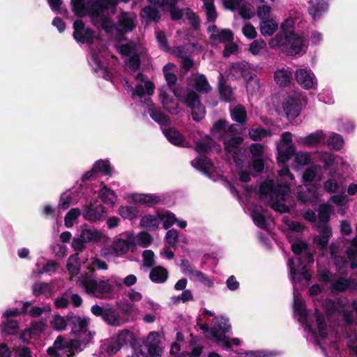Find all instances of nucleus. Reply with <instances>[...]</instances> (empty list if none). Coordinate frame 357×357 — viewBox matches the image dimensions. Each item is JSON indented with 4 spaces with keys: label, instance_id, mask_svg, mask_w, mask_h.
Returning a JSON list of instances; mask_svg holds the SVG:
<instances>
[{
    "label": "nucleus",
    "instance_id": "obj_1",
    "mask_svg": "<svg viewBox=\"0 0 357 357\" xmlns=\"http://www.w3.org/2000/svg\"><path fill=\"white\" fill-rule=\"evenodd\" d=\"M278 162L281 167L278 170L277 184L273 181H266L259 188V196L261 201L266 203L274 210L285 213L289 211L291 201V185L294 183V177L291 174L286 165L290 157L294 154L293 167L299 169L301 167L307 165L311 162V155L305 151L295 153V148L289 145L284 148L280 144H277Z\"/></svg>",
    "mask_w": 357,
    "mask_h": 357
},
{
    "label": "nucleus",
    "instance_id": "obj_2",
    "mask_svg": "<svg viewBox=\"0 0 357 357\" xmlns=\"http://www.w3.org/2000/svg\"><path fill=\"white\" fill-rule=\"evenodd\" d=\"M128 1V0H121ZM119 0H98L86 9L81 0H74L73 9L79 16L89 15L92 17L99 18L102 29L111 37L121 40L126 33L132 31L136 26L137 17L130 13H122L118 17L116 25L110 19V15L116 11Z\"/></svg>",
    "mask_w": 357,
    "mask_h": 357
},
{
    "label": "nucleus",
    "instance_id": "obj_3",
    "mask_svg": "<svg viewBox=\"0 0 357 357\" xmlns=\"http://www.w3.org/2000/svg\"><path fill=\"white\" fill-rule=\"evenodd\" d=\"M294 310L298 321L304 327L307 337L316 342L326 357H338L339 352L336 343L328 337V329L324 317L317 310L310 314L305 309L303 300L294 287Z\"/></svg>",
    "mask_w": 357,
    "mask_h": 357
},
{
    "label": "nucleus",
    "instance_id": "obj_4",
    "mask_svg": "<svg viewBox=\"0 0 357 357\" xmlns=\"http://www.w3.org/2000/svg\"><path fill=\"white\" fill-rule=\"evenodd\" d=\"M301 21L300 13L296 10H290L280 24L281 31L269 40L270 47L280 50L290 55L301 53L304 47L303 40L294 32L296 26Z\"/></svg>",
    "mask_w": 357,
    "mask_h": 357
},
{
    "label": "nucleus",
    "instance_id": "obj_5",
    "mask_svg": "<svg viewBox=\"0 0 357 357\" xmlns=\"http://www.w3.org/2000/svg\"><path fill=\"white\" fill-rule=\"evenodd\" d=\"M135 79L137 81L139 82V83H138L135 88L132 87L127 79H124L123 81V85L125 89L128 92H131L132 98L139 99L141 102H142V99L144 98L143 103L149 109V115L153 120L160 125L168 124L169 122V118L161 112L155 110L153 107V104L149 97L145 98V95L149 96L153 94L155 91V84L153 82L144 81V75L141 73H138Z\"/></svg>",
    "mask_w": 357,
    "mask_h": 357
},
{
    "label": "nucleus",
    "instance_id": "obj_6",
    "mask_svg": "<svg viewBox=\"0 0 357 357\" xmlns=\"http://www.w3.org/2000/svg\"><path fill=\"white\" fill-rule=\"evenodd\" d=\"M213 326L209 328L205 324L197 323V326L203 331L206 337L211 341L215 342L225 349H229L232 344L238 346L241 340L238 338H229L226 333L231 330V325L227 318L219 316L215 317L213 320Z\"/></svg>",
    "mask_w": 357,
    "mask_h": 357
},
{
    "label": "nucleus",
    "instance_id": "obj_7",
    "mask_svg": "<svg viewBox=\"0 0 357 357\" xmlns=\"http://www.w3.org/2000/svg\"><path fill=\"white\" fill-rule=\"evenodd\" d=\"M86 294L100 299L110 298L113 284H121L119 280L112 277L107 280H97L93 275L82 274L76 282Z\"/></svg>",
    "mask_w": 357,
    "mask_h": 357
},
{
    "label": "nucleus",
    "instance_id": "obj_8",
    "mask_svg": "<svg viewBox=\"0 0 357 357\" xmlns=\"http://www.w3.org/2000/svg\"><path fill=\"white\" fill-rule=\"evenodd\" d=\"M211 134L214 137L222 141L225 151L233 155L237 166H239L236 152L242 142V139L236 135L235 126L231 125L227 127L225 121L220 119L214 123Z\"/></svg>",
    "mask_w": 357,
    "mask_h": 357
},
{
    "label": "nucleus",
    "instance_id": "obj_9",
    "mask_svg": "<svg viewBox=\"0 0 357 357\" xmlns=\"http://www.w3.org/2000/svg\"><path fill=\"white\" fill-rule=\"evenodd\" d=\"M89 337L84 339V336L78 335L77 340L65 341L63 337L59 335L55 340L53 346L47 349V354L51 357H57L61 354L67 357H72L75 355L74 351H80L82 345L89 342Z\"/></svg>",
    "mask_w": 357,
    "mask_h": 357
},
{
    "label": "nucleus",
    "instance_id": "obj_10",
    "mask_svg": "<svg viewBox=\"0 0 357 357\" xmlns=\"http://www.w3.org/2000/svg\"><path fill=\"white\" fill-rule=\"evenodd\" d=\"M153 6H158L163 10H169L171 17L174 20H188L195 27L198 26V20L195 14L190 9L177 10L174 7L178 0H149Z\"/></svg>",
    "mask_w": 357,
    "mask_h": 357
},
{
    "label": "nucleus",
    "instance_id": "obj_11",
    "mask_svg": "<svg viewBox=\"0 0 357 357\" xmlns=\"http://www.w3.org/2000/svg\"><path fill=\"white\" fill-rule=\"evenodd\" d=\"M137 245L135 235L126 231L117 236L112 244V250L117 257L123 256L130 250H133Z\"/></svg>",
    "mask_w": 357,
    "mask_h": 357
},
{
    "label": "nucleus",
    "instance_id": "obj_12",
    "mask_svg": "<svg viewBox=\"0 0 357 357\" xmlns=\"http://www.w3.org/2000/svg\"><path fill=\"white\" fill-rule=\"evenodd\" d=\"M290 278L294 284L299 283L303 280L309 282L311 275L308 273L305 266L302 264L300 257L296 256L288 263Z\"/></svg>",
    "mask_w": 357,
    "mask_h": 357
},
{
    "label": "nucleus",
    "instance_id": "obj_13",
    "mask_svg": "<svg viewBox=\"0 0 357 357\" xmlns=\"http://www.w3.org/2000/svg\"><path fill=\"white\" fill-rule=\"evenodd\" d=\"M192 110V116L195 121H199L205 116L204 107L202 105L198 95L193 91H188L185 97L180 99Z\"/></svg>",
    "mask_w": 357,
    "mask_h": 357
},
{
    "label": "nucleus",
    "instance_id": "obj_14",
    "mask_svg": "<svg viewBox=\"0 0 357 357\" xmlns=\"http://www.w3.org/2000/svg\"><path fill=\"white\" fill-rule=\"evenodd\" d=\"M180 266L182 271L185 275H188L191 280L199 282L208 288L213 286V280L208 278L204 273L196 269L188 261L182 259Z\"/></svg>",
    "mask_w": 357,
    "mask_h": 357
},
{
    "label": "nucleus",
    "instance_id": "obj_15",
    "mask_svg": "<svg viewBox=\"0 0 357 357\" xmlns=\"http://www.w3.org/2000/svg\"><path fill=\"white\" fill-rule=\"evenodd\" d=\"M120 53L125 56L126 68L136 70L139 66V57L137 46L134 43H129L118 47Z\"/></svg>",
    "mask_w": 357,
    "mask_h": 357
},
{
    "label": "nucleus",
    "instance_id": "obj_16",
    "mask_svg": "<svg viewBox=\"0 0 357 357\" xmlns=\"http://www.w3.org/2000/svg\"><path fill=\"white\" fill-rule=\"evenodd\" d=\"M125 199L129 203L137 204L146 206H153L160 203L162 200L160 195L149 193H128L124 197Z\"/></svg>",
    "mask_w": 357,
    "mask_h": 357
},
{
    "label": "nucleus",
    "instance_id": "obj_17",
    "mask_svg": "<svg viewBox=\"0 0 357 357\" xmlns=\"http://www.w3.org/2000/svg\"><path fill=\"white\" fill-rule=\"evenodd\" d=\"M302 100L303 96L301 93H294L284 100L282 106L287 118L294 119L299 114Z\"/></svg>",
    "mask_w": 357,
    "mask_h": 357
},
{
    "label": "nucleus",
    "instance_id": "obj_18",
    "mask_svg": "<svg viewBox=\"0 0 357 357\" xmlns=\"http://www.w3.org/2000/svg\"><path fill=\"white\" fill-rule=\"evenodd\" d=\"M295 76L298 84L305 89H314L317 86V79L310 68L296 70Z\"/></svg>",
    "mask_w": 357,
    "mask_h": 357
},
{
    "label": "nucleus",
    "instance_id": "obj_19",
    "mask_svg": "<svg viewBox=\"0 0 357 357\" xmlns=\"http://www.w3.org/2000/svg\"><path fill=\"white\" fill-rule=\"evenodd\" d=\"M222 3L227 9L238 10L240 15L244 19H250L254 15L252 6L242 0H222Z\"/></svg>",
    "mask_w": 357,
    "mask_h": 357
},
{
    "label": "nucleus",
    "instance_id": "obj_20",
    "mask_svg": "<svg viewBox=\"0 0 357 357\" xmlns=\"http://www.w3.org/2000/svg\"><path fill=\"white\" fill-rule=\"evenodd\" d=\"M73 37L78 43H91L93 42L94 38L93 31L89 27H85L82 20H76L73 24Z\"/></svg>",
    "mask_w": 357,
    "mask_h": 357
},
{
    "label": "nucleus",
    "instance_id": "obj_21",
    "mask_svg": "<svg viewBox=\"0 0 357 357\" xmlns=\"http://www.w3.org/2000/svg\"><path fill=\"white\" fill-rule=\"evenodd\" d=\"M158 98L163 108L168 112L172 114L179 112L178 103L169 95L167 86H162L158 89Z\"/></svg>",
    "mask_w": 357,
    "mask_h": 357
},
{
    "label": "nucleus",
    "instance_id": "obj_22",
    "mask_svg": "<svg viewBox=\"0 0 357 357\" xmlns=\"http://www.w3.org/2000/svg\"><path fill=\"white\" fill-rule=\"evenodd\" d=\"M306 190H301L298 193V198L303 203H312L318 200L322 195L320 185L312 184L311 185H305Z\"/></svg>",
    "mask_w": 357,
    "mask_h": 357
},
{
    "label": "nucleus",
    "instance_id": "obj_23",
    "mask_svg": "<svg viewBox=\"0 0 357 357\" xmlns=\"http://www.w3.org/2000/svg\"><path fill=\"white\" fill-rule=\"evenodd\" d=\"M306 190H301L298 193V198L303 203H312L318 200L322 195L320 185L312 184L311 185H305Z\"/></svg>",
    "mask_w": 357,
    "mask_h": 357
},
{
    "label": "nucleus",
    "instance_id": "obj_24",
    "mask_svg": "<svg viewBox=\"0 0 357 357\" xmlns=\"http://www.w3.org/2000/svg\"><path fill=\"white\" fill-rule=\"evenodd\" d=\"M208 32L210 34L211 40L214 44L229 42L234 38V34L231 30L219 29L215 25L208 26Z\"/></svg>",
    "mask_w": 357,
    "mask_h": 357
},
{
    "label": "nucleus",
    "instance_id": "obj_25",
    "mask_svg": "<svg viewBox=\"0 0 357 357\" xmlns=\"http://www.w3.org/2000/svg\"><path fill=\"white\" fill-rule=\"evenodd\" d=\"M160 335L156 332H151L148 335L144 343V348L147 350L151 357H159L161 354V349L159 347Z\"/></svg>",
    "mask_w": 357,
    "mask_h": 357
},
{
    "label": "nucleus",
    "instance_id": "obj_26",
    "mask_svg": "<svg viewBox=\"0 0 357 357\" xmlns=\"http://www.w3.org/2000/svg\"><path fill=\"white\" fill-rule=\"evenodd\" d=\"M314 228L319 232V235L315 238V243L320 249H326L332 231L327 224L314 225Z\"/></svg>",
    "mask_w": 357,
    "mask_h": 357
},
{
    "label": "nucleus",
    "instance_id": "obj_27",
    "mask_svg": "<svg viewBox=\"0 0 357 357\" xmlns=\"http://www.w3.org/2000/svg\"><path fill=\"white\" fill-rule=\"evenodd\" d=\"M112 172V167L107 160H98L97 161L92 168V169L86 172L82 178L83 181L90 180L95 177L97 173H101L104 175H109Z\"/></svg>",
    "mask_w": 357,
    "mask_h": 357
},
{
    "label": "nucleus",
    "instance_id": "obj_28",
    "mask_svg": "<svg viewBox=\"0 0 357 357\" xmlns=\"http://www.w3.org/2000/svg\"><path fill=\"white\" fill-rule=\"evenodd\" d=\"M188 86L194 87L199 93H207L211 90L206 77L202 74L191 75L188 79Z\"/></svg>",
    "mask_w": 357,
    "mask_h": 357
},
{
    "label": "nucleus",
    "instance_id": "obj_29",
    "mask_svg": "<svg viewBox=\"0 0 357 357\" xmlns=\"http://www.w3.org/2000/svg\"><path fill=\"white\" fill-rule=\"evenodd\" d=\"M326 135L322 130H317L307 136L301 137L298 139V143L306 146H315L324 143Z\"/></svg>",
    "mask_w": 357,
    "mask_h": 357
},
{
    "label": "nucleus",
    "instance_id": "obj_30",
    "mask_svg": "<svg viewBox=\"0 0 357 357\" xmlns=\"http://www.w3.org/2000/svg\"><path fill=\"white\" fill-rule=\"evenodd\" d=\"M105 213V208L102 206H99L94 208L91 206L84 205L82 211V216L86 220L96 222L100 220Z\"/></svg>",
    "mask_w": 357,
    "mask_h": 357
},
{
    "label": "nucleus",
    "instance_id": "obj_31",
    "mask_svg": "<svg viewBox=\"0 0 357 357\" xmlns=\"http://www.w3.org/2000/svg\"><path fill=\"white\" fill-rule=\"evenodd\" d=\"M175 66L173 63H167L163 67V73L167 82V89H169L180 100L182 96L179 94L178 91L173 88V86L177 81V77L173 72Z\"/></svg>",
    "mask_w": 357,
    "mask_h": 357
},
{
    "label": "nucleus",
    "instance_id": "obj_32",
    "mask_svg": "<svg viewBox=\"0 0 357 357\" xmlns=\"http://www.w3.org/2000/svg\"><path fill=\"white\" fill-rule=\"evenodd\" d=\"M293 79V73L288 67L278 68L274 73V80L280 86L289 85Z\"/></svg>",
    "mask_w": 357,
    "mask_h": 357
},
{
    "label": "nucleus",
    "instance_id": "obj_33",
    "mask_svg": "<svg viewBox=\"0 0 357 357\" xmlns=\"http://www.w3.org/2000/svg\"><path fill=\"white\" fill-rule=\"evenodd\" d=\"M253 3L257 4V15L260 20L269 18L273 8V4L275 0H251Z\"/></svg>",
    "mask_w": 357,
    "mask_h": 357
},
{
    "label": "nucleus",
    "instance_id": "obj_34",
    "mask_svg": "<svg viewBox=\"0 0 357 357\" xmlns=\"http://www.w3.org/2000/svg\"><path fill=\"white\" fill-rule=\"evenodd\" d=\"M309 13L316 20L320 17L328 9V3L324 0H310Z\"/></svg>",
    "mask_w": 357,
    "mask_h": 357
},
{
    "label": "nucleus",
    "instance_id": "obj_35",
    "mask_svg": "<svg viewBox=\"0 0 357 357\" xmlns=\"http://www.w3.org/2000/svg\"><path fill=\"white\" fill-rule=\"evenodd\" d=\"M103 320L112 326H121L127 321V319L121 317L119 312L114 308L106 307Z\"/></svg>",
    "mask_w": 357,
    "mask_h": 357
},
{
    "label": "nucleus",
    "instance_id": "obj_36",
    "mask_svg": "<svg viewBox=\"0 0 357 357\" xmlns=\"http://www.w3.org/2000/svg\"><path fill=\"white\" fill-rule=\"evenodd\" d=\"M57 264L52 261H47L45 264L37 262L35 268L31 274V278L40 277L43 273L51 274L56 271Z\"/></svg>",
    "mask_w": 357,
    "mask_h": 357
},
{
    "label": "nucleus",
    "instance_id": "obj_37",
    "mask_svg": "<svg viewBox=\"0 0 357 357\" xmlns=\"http://www.w3.org/2000/svg\"><path fill=\"white\" fill-rule=\"evenodd\" d=\"M89 319L86 317H75L73 319V333L81 336H89L91 338V333H87V328L89 326Z\"/></svg>",
    "mask_w": 357,
    "mask_h": 357
},
{
    "label": "nucleus",
    "instance_id": "obj_38",
    "mask_svg": "<svg viewBox=\"0 0 357 357\" xmlns=\"http://www.w3.org/2000/svg\"><path fill=\"white\" fill-rule=\"evenodd\" d=\"M323 178V170L320 166L312 165L305 169L303 174L304 183L317 181L319 182Z\"/></svg>",
    "mask_w": 357,
    "mask_h": 357
},
{
    "label": "nucleus",
    "instance_id": "obj_39",
    "mask_svg": "<svg viewBox=\"0 0 357 357\" xmlns=\"http://www.w3.org/2000/svg\"><path fill=\"white\" fill-rule=\"evenodd\" d=\"M80 236L86 243L100 242L102 237V233L94 228H84L81 230Z\"/></svg>",
    "mask_w": 357,
    "mask_h": 357
},
{
    "label": "nucleus",
    "instance_id": "obj_40",
    "mask_svg": "<svg viewBox=\"0 0 357 357\" xmlns=\"http://www.w3.org/2000/svg\"><path fill=\"white\" fill-rule=\"evenodd\" d=\"M163 133L168 141L175 146H187L188 143L183 136L176 129L169 128L163 130Z\"/></svg>",
    "mask_w": 357,
    "mask_h": 357
},
{
    "label": "nucleus",
    "instance_id": "obj_41",
    "mask_svg": "<svg viewBox=\"0 0 357 357\" xmlns=\"http://www.w3.org/2000/svg\"><path fill=\"white\" fill-rule=\"evenodd\" d=\"M278 29V22L273 18L261 20L259 30L264 36H272Z\"/></svg>",
    "mask_w": 357,
    "mask_h": 357
},
{
    "label": "nucleus",
    "instance_id": "obj_42",
    "mask_svg": "<svg viewBox=\"0 0 357 357\" xmlns=\"http://www.w3.org/2000/svg\"><path fill=\"white\" fill-rule=\"evenodd\" d=\"M251 216L255 224L261 228L266 229L267 227L266 220L265 218L264 210L259 206H252Z\"/></svg>",
    "mask_w": 357,
    "mask_h": 357
},
{
    "label": "nucleus",
    "instance_id": "obj_43",
    "mask_svg": "<svg viewBox=\"0 0 357 357\" xmlns=\"http://www.w3.org/2000/svg\"><path fill=\"white\" fill-rule=\"evenodd\" d=\"M32 291L35 296L43 295L46 298L51 297L54 294L51 284L43 282H36L32 287Z\"/></svg>",
    "mask_w": 357,
    "mask_h": 357
},
{
    "label": "nucleus",
    "instance_id": "obj_44",
    "mask_svg": "<svg viewBox=\"0 0 357 357\" xmlns=\"http://www.w3.org/2000/svg\"><path fill=\"white\" fill-rule=\"evenodd\" d=\"M248 50L253 56H261L267 52V44L261 38L255 39L249 45Z\"/></svg>",
    "mask_w": 357,
    "mask_h": 357
},
{
    "label": "nucleus",
    "instance_id": "obj_45",
    "mask_svg": "<svg viewBox=\"0 0 357 357\" xmlns=\"http://www.w3.org/2000/svg\"><path fill=\"white\" fill-rule=\"evenodd\" d=\"M248 66L244 63H236L231 66L229 73V77L231 79H237L242 77L247 79L250 75L248 69Z\"/></svg>",
    "mask_w": 357,
    "mask_h": 357
},
{
    "label": "nucleus",
    "instance_id": "obj_46",
    "mask_svg": "<svg viewBox=\"0 0 357 357\" xmlns=\"http://www.w3.org/2000/svg\"><path fill=\"white\" fill-rule=\"evenodd\" d=\"M30 303L25 302L22 305V313L29 314L33 317H38L40 316L43 312H50L51 307L50 305H45L43 307L38 306H32L29 308Z\"/></svg>",
    "mask_w": 357,
    "mask_h": 357
},
{
    "label": "nucleus",
    "instance_id": "obj_47",
    "mask_svg": "<svg viewBox=\"0 0 357 357\" xmlns=\"http://www.w3.org/2000/svg\"><path fill=\"white\" fill-rule=\"evenodd\" d=\"M192 165L195 168L205 173H211L215 171V167L212 162L206 157H199L192 161Z\"/></svg>",
    "mask_w": 357,
    "mask_h": 357
},
{
    "label": "nucleus",
    "instance_id": "obj_48",
    "mask_svg": "<svg viewBox=\"0 0 357 357\" xmlns=\"http://www.w3.org/2000/svg\"><path fill=\"white\" fill-rule=\"evenodd\" d=\"M159 224L158 212L156 215L149 214L143 216L139 222L141 227H144L151 231L157 229Z\"/></svg>",
    "mask_w": 357,
    "mask_h": 357
},
{
    "label": "nucleus",
    "instance_id": "obj_49",
    "mask_svg": "<svg viewBox=\"0 0 357 357\" xmlns=\"http://www.w3.org/2000/svg\"><path fill=\"white\" fill-rule=\"evenodd\" d=\"M168 271L166 268L162 266H156L153 268L150 272V279L155 283H163L168 278Z\"/></svg>",
    "mask_w": 357,
    "mask_h": 357
},
{
    "label": "nucleus",
    "instance_id": "obj_50",
    "mask_svg": "<svg viewBox=\"0 0 357 357\" xmlns=\"http://www.w3.org/2000/svg\"><path fill=\"white\" fill-rule=\"evenodd\" d=\"M99 197L103 203L107 205H114L117 196L114 191L104 186L99 192Z\"/></svg>",
    "mask_w": 357,
    "mask_h": 357
},
{
    "label": "nucleus",
    "instance_id": "obj_51",
    "mask_svg": "<svg viewBox=\"0 0 357 357\" xmlns=\"http://www.w3.org/2000/svg\"><path fill=\"white\" fill-rule=\"evenodd\" d=\"M139 211L136 206H121L119 208V214L124 219L132 220L139 216Z\"/></svg>",
    "mask_w": 357,
    "mask_h": 357
},
{
    "label": "nucleus",
    "instance_id": "obj_52",
    "mask_svg": "<svg viewBox=\"0 0 357 357\" xmlns=\"http://www.w3.org/2000/svg\"><path fill=\"white\" fill-rule=\"evenodd\" d=\"M158 218L159 221L162 222L163 227L165 229H169L176 221V215L169 211H158Z\"/></svg>",
    "mask_w": 357,
    "mask_h": 357
},
{
    "label": "nucleus",
    "instance_id": "obj_53",
    "mask_svg": "<svg viewBox=\"0 0 357 357\" xmlns=\"http://www.w3.org/2000/svg\"><path fill=\"white\" fill-rule=\"evenodd\" d=\"M318 213V220L319 225L327 224L332 213V208L329 204L324 203L319 206Z\"/></svg>",
    "mask_w": 357,
    "mask_h": 357
},
{
    "label": "nucleus",
    "instance_id": "obj_54",
    "mask_svg": "<svg viewBox=\"0 0 357 357\" xmlns=\"http://www.w3.org/2000/svg\"><path fill=\"white\" fill-rule=\"evenodd\" d=\"M67 268L71 275L78 274L80 270V261L78 254L72 255L67 261Z\"/></svg>",
    "mask_w": 357,
    "mask_h": 357
},
{
    "label": "nucleus",
    "instance_id": "obj_55",
    "mask_svg": "<svg viewBox=\"0 0 357 357\" xmlns=\"http://www.w3.org/2000/svg\"><path fill=\"white\" fill-rule=\"evenodd\" d=\"M219 92L221 98H222L225 101L229 102L234 100L232 89L230 86L226 85L223 82L222 75H220V79L219 83Z\"/></svg>",
    "mask_w": 357,
    "mask_h": 357
},
{
    "label": "nucleus",
    "instance_id": "obj_56",
    "mask_svg": "<svg viewBox=\"0 0 357 357\" xmlns=\"http://www.w3.org/2000/svg\"><path fill=\"white\" fill-rule=\"evenodd\" d=\"M89 62L96 72L100 71L102 75L106 74V70L102 66V61L98 54L94 52H91L89 56Z\"/></svg>",
    "mask_w": 357,
    "mask_h": 357
},
{
    "label": "nucleus",
    "instance_id": "obj_57",
    "mask_svg": "<svg viewBox=\"0 0 357 357\" xmlns=\"http://www.w3.org/2000/svg\"><path fill=\"white\" fill-rule=\"evenodd\" d=\"M213 145V139L208 136H206L197 144L195 150L199 153H205L212 150Z\"/></svg>",
    "mask_w": 357,
    "mask_h": 357
},
{
    "label": "nucleus",
    "instance_id": "obj_58",
    "mask_svg": "<svg viewBox=\"0 0 357 357\" xmlns=\"http://www.w3.org/2000/svg\"><path fill=\"white\" fill-rule=\"evenodd\" d=\"M113 339L116 341V343H118L121 348L123 345L131 343L134 340V337L133 334L130 331L125 329L121 331L116 338Z\"/></svg>",
    "mask_w": 357,
    "mask_h": 357
},
{
    "label": "nucleus",
    "instance_id": "obj_59",
    "mask_svg": "<svg viewBox=\"0 0 357 357\" xmlns=\"http://www.w3.org/2000/svg\"><path fill=\"white\" fill-rule=\"evenodd\" d=\"M82 215L81 211L77 208L70 209L65 216L64 223L66 227H72L75 221Z\"/></svg>",
    "mask_w": 357,
    "mask_h": 357
},
{
    "label": "nucleus",
    "instance_id": "obj_60",
    "mask_svg": "<svg viewBox=\"0 0 357 357\" xmlns=\"http://www.w3.org/2000/svg\"><path fill=\"white\" fill-rule=\"evenodd\" d=\"M231 116L232 119L239 123H243L246 119V111L241 105H237L231 109Z\"/></svg>",
    "mask_w": 357,
    "mask_h": 357
},
{
    "label": "nucleus",
    "instance_id": "obj_61",
    "mask_svg": "<svg viewBox=\"0 0 357 357\" xmlns=\"http://www.w3.org/2000/svg\"><path fill=\"white\" fill-rule=\"evenodd\" d=\"M343 143L342 137L336 133L331 134L327 140V145L331 149L339 150L342 148Z\"/></svg>",
    "mask_w": 357,
    "mask_h": 357
},
{
    "label": "nucleus",
    "instance_id": "obj_62",
    "mask_svg": "<svg viewBox=\"0 0 357 357\" xmlns=\"http://www.w3.org/2000/svg\"><path fill=\"white\" fill-rule=\"evenodd\" d=\"M137 245H140L143 248H146L152 243L151 236L146 231H140L137 235H135Z\"/></svg>",
    "mask_w": 357,
    "mask_h": 357
},
{
    "label": "nucleus",
    "instance_id": "obj_63",
    "mask_svg": "<svg viewBox=\"0 0 357 357\" xmlns=\"http://www.w3.org/2000/svg\"><path fill=\"white\" fill-rule=\"evenodd\" d=\"M77 203V200L74 199L73 195L64 192L61 195L59 206L63 209H67L71 204Z\"/></svg>",
    "mask_w": 357,
    "mask_h": 357
},
{
    "label": "nucleus",
    "instance_id": "obj_64",
    "mask_svg": "<svg viewBox=\"0 0 357 357\" xmlns=\"http://www.w3.org/2000/svg\"><path fill=\"white\" fill-rule=\"evenodd\" d=\"M248 80L246 82V88L248 91L252 94L259 89V79L255 75L252 74L248 76Z\"/></svg>",
    "mask_w": 357,
    "mask_h": 357
}]
</instances>
